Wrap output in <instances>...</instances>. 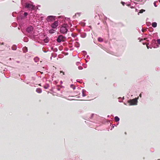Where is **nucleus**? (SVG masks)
I'll return each mask as SVG.
<instances>
[{
	"instance_id": "24",
	"label": "nucleus",
	"mask_w": 160,
	"mask_h": 160,
	"mask_svg": "<svg viewBox=\"0 0 160 160\" xmlns=\"http://www.w3.org/2000/svg\"><path fill=\"white\" fill-rule=\"evenodd\" d=\"M157 42L158 44L160 45V39H158Z\"/></svg>"
},
{
	"instance_id": "52",
	"label": "nucleus",
	"mask_w": 160,
	"mask_h": 160,
	"mask_svg": "<svg viewBox=\"0 0 160 160\" xmlns=\"http://www.w3.org/2000/svg\"><path fill=\"white\" fill-rule=\"evenodd\" d=\"M2 44L3 45V43H2Z\"/></svg>"
},
{
	"instance_id": "51",
	"label": "nucleus",
	"mask_w": 160,
	"mask_h": 160,
	"mask_svg": "<svg viewBox=\"0 0 160 160\" xmlns=\"http://www.w3.org/2000/svg\"><path fill=\"white\" fill-rule=\"evenodd\" d=\"M10 59V60H11V58H10V59Z\"/></svg>"
},
{
	"instance_id": "47",
	"label": "nucleus",
	"mask_w": 160,
	"mask_h": 160,
	"mask_svg": "<svg viewBox=\"0 0 160 160\" xmlns=\"http://www.w3.org/2000/svg\"><path fill=\"white\" fill-rule=\"evenodd\" d=\"M85 60L86 61V62H88L87 61L86 59H85Z\"/></svg>"
},
{
	"instance_id": "23",
	"label": "nucleus",
	"mask_w": 160,
	"mask_h": 160,
	"mask_svg": "<svg viewBox=\"0 0 160 160\" xmlns=\"http://www.w3.org/2000/svg\"><path fill=\"white\" fill-rule=\"evenodd\" d=\"M78 69L79 70H82L83 69V68L81 66H78Z\"/></svg>"
},
{
	"instance_id": "37",
	"label": "nucleus",
	"mask_w": 160,
	"mask_h": 160,
	"mask_svg": "<svg viewBox=\"0 0 160 160\" xmlns=\"http://www.w3.org/2000/svg\"><path fill=\"white\" fill-rule=\"evenodd\" d=\"M24 18L23 17H21V19H23Z\"/></svg>"
},
{
	"instance_id": "11",
	"label": "nucleus",
	"mask_w": 160,
	"mask_h": 160,
	"mask_svg": "<svg viewBox=\"0 0 160 160\" xmlns=\"http://www.w3.org/2000/svg\"><path fill=\"white\" fill-rule=\"evenodd\" d=\"M36 91L38 93H40L42 92V90L41 88H38L36 90Z\"/></svg>"
},
{
	"instance_id": "38",
	"label": "nucleus",
	"mask_w": 160,
	"mask_h": 160,
	"mask_svg": "<svg viewBox=\"0 0 160 160\" xmlns=\"http://www.w3.org/2000/svg\"><path fill=\"white\" fill-rule=\"evenodd\" d=\"M73 85L72 84H71V85H70V87L71 88H72V86H73Z\"/></svg>"
},
{
	"instance_id": "17",
	"label": "nucleus",
	"mask_w": 160,
	"mask_h": 160,
	"mask_svg": "<svg viewBox=\"0 0 160 160\" xmlns=\"http://www.w3.org/2000/svg\"><path fill=\"white\" fill-rule=\"evenodd\" d=\"M49 87V84H46V85H45L43 87L44 89H47Z\"/></svg>"
},
{
	"instance_id": "32",
	"label": "nucleus",
	"mask_w": 160,
	"mask_h": 160,
	"mask_svg": "<svg viewBox=\"0 0 160 160\" xmlns=\"http://www.w3.org/2000/svg\"><path fill=\"white\" fill-rule=\"evenodd\" d=\"M139 96L140 97H142V94L141 93L139 94Z\"/></svg>"
},
{
	"instance_id": "35",
	"label": "nucleus",
	"mask_w": 160,
	"mask_h": 160,
	"mask_svg": "<svg viewBox=\"0 0 160 160\" xmlns=\"http://www.w3.org/2000/svg\"><path fill=\"white\" fill-rule=\"evenodd\" d=\"M114 125H113L112 126V128H111V129H112V128H114Z\"/></svg>"
},
{
	"instance_id": "48",
	"label": "nucleus",
	"mask_w": 160,
	"mask_h": 160,
	"mask_svg": "<svg viewBox=\"0 0 160 160\" xmlns=\"http://www.w3.org/2000/svg\"><path fill=\"white\" fill-rule=\"evenodd\" d=\"M93 115H94V114H92V116H93Z\"/></svg>"
},
{
	"instance_id": "44",
	"label": "nucleus",
	"mask_w": 160,
	"mask_h": 160,
	"mask_svg": "<svg viewBox=\"0 0 160 160\" xmlns=\"http://www.w3.org/2000/svg\"><path fill=\"white\" fill-rule=\"evenodd\" d=\"M122 99V98H121V97H119V98H118V99Z\"/></svg>"
},
{
	"instance_id": "29",
	"label": "nucleus",
	"mask_w": 160,
	"mask_h": 160,
	"mask_svg": "<svg viewBox=\"0 0 160 160\" xmlns=\"http://www.w3.org/2000/svg\"><path fill=\"white\" fill-rule=\"evenodd\" d=\"M121 3H122V4L123 5H124V4H125V3L124 2H121Z\"/></svg>"
},
{
	"instance_id": "49",
	"label": "nucleus",
	"mask_w": 160,
	"mask_h": 160,
	"mask_svg": "<svg viewBox=\"0 0 160 160\" xmlns=\"http://www.w3.org/2000/svg\"><path fill=\"white\" fill-rule=\"evenodd\" d=\"M122 99H124V97H123L122 98Z\"/></svg>"
},
{
	"instance_id": "20",
	"label": "nucleus",
	"mask_w": 160,
	"mask_h": 160,
	"mask_svg": "<svg viewBox=\"0 0 160 160\" xmlns=\"http://www.w3.org/2000/svg\"><path fill=\"white\" fill-rule=\"evenodd\" d=\"M144 11H145V10L142 9H141L140 10L139 13H142Z\"/></svg>"
},
{
	"instance_id": "19",
	"label": "nucleus",
	"mask_w": 160,
	"mask_h": 160,
	"mask_svg": "<svg viewBox=\"0 0 160 160\" xmlns=\"http://www.w3.org/2000/svg\"><path fill=\"white\" fill-rule=\"evenodd\" d=\"M56 89L58 90V91H60V89H61V88L59 87V86H57L56 87Z\"/></svg>"
},
{
	"instance_id": "30",
	"label": "nucleus",
	"mask_w": 160,
	"mask_h": 160,
	"mask_svg": "<svg viewBox=\"0 0 160 160\" xmlns=\"http://www.w3.org/2000/svg\"><path fill=\"white\" fill-rule=\"evenodd\" d=\"M148 44H146V45H147V48H148V49H149V46H148Z\"/></svg>"
},
{
	"instance_id": "28",
	"label": "nucleus",
	"mask_w": 160,
	"mask_h": 160,
	"mask_svg": "<svg viewBox=\"0 0 160 160\" xmlns=\"http://www.w3.org/2000/svg\"><path fill=\"white\" fill-rule=\"evenodd\" d=\"M60 73H63V75H64V72H63L62 71H60Z\"/></svg>"
},
{
	"instance_id": "7",
	"label": "nucleus",
	"mask_w": 160,
	"mask_h": 160,
	"mask_svg": "<svg viewBox=\"0 0 160 160\" xmlns=\"http://www.w3.org/2000/svg\"><path fill=\"white\" fill-rule=\"evenodd\" d=\"M33 27L32 26H30L26 28V31L28 33H30L33 30Z\"/></svg>"
},
{
	"instance_id": "40",
	"label": "nucleus",
	"mask_w": 160,
	"mask_h": 160,
	"mask_svg": "<svg viewBox=\"0 0 160 160\" xmlns=\"http://www.w3.org/2000/svg\"><path fill=\"white\" fill-rule=\"evenodd\" d=\"M147 39V38H144V40H146Z\"/></svg>"
},
{
	"instance_id": "5",
	"label": "nucleus",
	"mask_w": 160,
	"mask_h": 160,
	"mask_svg": "<svg viewBox=\"0 0 160 160\" xmlns=\"http://www.w3.org/2000/svg\"><path fill=\"white\" fill-rule=\"evenodd\" d=\"M65 37L62 35H59L57 39V41L58 42H60L62 41L63 42V39L65 38Z\"/></svg>"
},
{
	"instance_id": "12",
	"label": "nucleus",
	"mask_w": 160,
	"mask_h": 160,
	"mask_svg": "<svg viewBox=\"0 0 160 160\" xmlns=\"http://www.w3.org/2000/svg\"><path fill=\"white\" fill-rule=\"evenodd\" d=\"M55 32V30H53L52 29H50L48 31L51 34L53 33H54Z\"/></svg>"
},
{
	"instance_id": "15",
	"label": "nucleus",
	"mask_w": 160,
	"mask_h": 160,
	"mask_svg": "<svg viewBox=\"0 0 160 160\" xmlns=\"http://www.w3.org/2000/svg\"><path fill=\"white\" fill-rule=\"evenodd\" d=\"M114 119L115 121L117 122L119 121L120 120L119 118L117 116L115 117Z\"/></svg>"
},
{
	"instance_id": "27",
	"label": "nucleus",
	"mask_w": 160,
	"mask_h": 160,
	"mask_svg": "<svg viewBox=\"0 0 160 160\" xmlns=\"http://www.w3.org/2000/svg\"><path fill=\"white\" fill-rule=\"evenodd\" d=\"M80 63V62H77L76 63V64L77 65H78Z\"/></svg>"
},
{
	"instance_id": "41",
	"label": "nucleus",
	"mask_w": 160,
	"mask_h": 160,
	"mask_svg": "<svg viewBox=\"0 0 160 160\" xmlns=\"http://www.w3.org/2000/svg\"><path fill=\"white\" fill-rule=\"evenodd\" d=\"M60 83H61V84H62V81H60Z\"/></svg>"
},
{
	"instance_id": "26",
	"label": "nucleus",
	"mask_w": 160,
	"mask_h": 160,
	"mask_svg": "<svg viewBox=\"0 0 160 160\" xmlns=\"http://www.w3.org/2000/svg\"><path fill=\"white\" fill-rule=\"evenodd\" d=\"M153 4H154V6H155V7H157V6L156 5V2H154Z\"/></svg>"
},
{
	"instance_id": "31",
	"label": "nucleus",
	"mask_w": 160,
	"mask_h": 160,
	"mask_svg": "<svg viewBox=\"0 0 160 160\" xmlns=\"http://www.w3.org/2000/svg\"><path fill=\"white\" fill-rule=\"evenodd\" d=\"M72 88H73V90H74V89H75L76 87H72Z\"/></svg>"
},
{
	"instance_id": "1",
	"label": "nucleus",
	"mask_w": 160,
	"mask_h": 160,
	"mask_svg": "<svg viewBox=\"0 0 160 160\" xmlns=\"http://www.w3.org/2000/svg\"><path fill=\"white\" fill-rule=\"evenodd\" d=\"M68 25L67 24H64L60 28V32L62 34H66L67 33L68 29Z\"/></svg>"
},
{
	"instance_id": "4",
	"label": "nucleus",
	"mask_w": 160,
	"mask_h": 160,
	"mask_svg": "<svg viewBox=\"0 0 160 160\" xmlns=\"http://www.w3.org/2000/svg\"><path fill=\"white\" fill-rule=\"evenodd\" d=\"M55 16H49L46 18V20L48 22H51L55 20Z\"/></svg>"
},
{
	"instance_id": "50",
	"label": "nucleus",
	"mask_w": 160,
	"mask_h": 160,
	"mask_svg": "<svg viewBox=\"0 0 160 160\" xmlns=\"http://www.w3.org/2000/svg\"><path fill=\"white\" fill-rule=\"evenodd\" d=\"M142 39L141 40H140V42H141V41H142Z\"/></svg>"
},
{
	"instance_id": "54",
	"label": "nucleus",
	"mask_w": 160,
	"mask_h": 160,
	"mask_svg": "<svg viewBox=\"0 0 160 160\" xmlns=\"http://www.w3.org/2000/svg\"><path fill=\"white\" fill-rule=\"evenodd\" d=\"M18 29H20V28H18Z\"/></svg>"
},
{
	"instance_id": "8",
	"label": "nucleus",
	"mask_w": 160,
	"mask_h": 160,
	"mask_svg": "<svg viewBox=\"0 0 160 160\" xmlns=\"http://www.w3.org/2000/svg\"><path fill=\"white\" fill-rule=\"evenodd\" d=\"M86 92V90L85 89H83L82 90V96L83 97H85L86 96V95L85 94V92Z\"/></svg>"
},
{
	"instance_id": "33",
	"label": "nucleus",
	"mask_w": 160,
	"mask_h": 160,
	"mask_svg": "<svg viewBox=\"0 0 160 160\" xmlns=\"http://www.w3.org/2000/svg\"><path fill=\"white\" fill-rule=\"evenodd\" d=\"M107 17H105V18H104V19L105 20H106L107 19Z\"/></svg>"
},
{
	"instance_id": "42",
	"label": "nucleus",
	"mask_w": 160,
	"mask_h": 160,
	"mask_svg": "<svg viewBox=\"0 0 160 160\" xmlns=\"http://www.w3.org/2000/svg\"><path fill=\"white\" fill-rule=\"evenodd\" d=\"M26 83L27 84H28L29 83V82H26Z\"/></svg>"
},
{
	"instance_id": "2",
	"label": "nucleus",
	"mask_w": 160,
	"mask_h": 160,
	"mask_svg": "<svg viewBox=\"0 0 160 160\" xmlns=\"http://www.w3.org/2000/svg\"><path fill=\"white\" fill-rule=\"evenodd\" d=\"M138 97L134 99L130 100L128 101L127 102L129 103L130 105H136L137 104L138 99Z\"/></svg>"
},
{
	"instance_id": "36",
	"label": "nucleus",
	"mask_w": 160,
	"mask_h": 160,
	"mask_svg": "<svg viewBox=\"0 0 160 160\" xmlns=\"http://www.w3.org/2000/svg\"><path fill=\"white\" fill-rule=\"evenodd\" d=\"M90 58L89 57V55H87V58Z\"/></svg>"
},
{
	"instance_id": "6",
	"label": "nucleus",
	"mask_w": 160,
	"mask_h": 160,
	"mask_svg": "<svg viewBox=\"0 0 160 160\" xmlns=\"http://www.w3.org/2000/svg\"><path fill=\"white\" fill-rule=\"evenodd\" d=\"M58 25V21H55L51 25V27L52 28H56Z\"/></svg>"
},
{
	"instance_id": "14",
	"label": "nucleus",
	"mask_w": 160,
	"mask_h": 160,
	"mask_svg": "<svg viewBox=\"0 0 160 160\" xmlns=\"http://www.w3.org/2000/svg\"><path fill=\"white\" fill-rule=\"evenodd\" d=\"M152 26L153 28H156L157 26V23L156 22H153L152 24Z\"/></svg>"
},
{
	"instance_id": "3",
	"label": "nucleus",
	"mask_w": 160,
	"mask_h": 160,
	"mask_svg": "<svg viewBox=\"0 0 160 160\" xmlns=\"http://www.w3.org/2000/svg\"><path fill=\"white\" fill-rule=\"evenodd\" d=\"M32 3H33L32 2V4H30L28 3H26L25 6V8H28L29 10L32 11L34 9L35 6L33 5Z\"/></svg>"
},
{
	"instance_id": "13",
	"label": "nucleus",
	"mask_w": 160,
	"mask_h": 160,
	"mask_svg": "<svg viewBox=\"0 0 160 160\" xmlns=\"http://www.w3.org/2000/svg\"><path fill=\"white\" fill-rule=\"evenodd\" d=\"M34 62H37L39 61V58L38 57H36L34 59Z\"/></svg>"
},
{
	"instance_id": "18",
	"label": "nucleus",
	"mask_w": 160,
	"mask_h": 160,
	"mask_svg": "<svg viewBox=\"0 0 160 160\" xmlns=\"http://www.w3.org/2000/svg\"><path fill=\"white\" fill-rule=\"evenodd\" d=\"M81 14L80 13H76L75 15L73 16V18H75L76 16H80V15Z\"/></svg>"
},
{
	"instance_id": "53",
	"label": "nucleus",
	"mask_w": 160,
	"mask_h": 160,
	"mask_svg": "<svg viewBox=\"0 0 160 160\" xmlns=\"http://www.w3.org/2000/svg\"><path fill=\"white\" fill-rule=\"evenodd\" d=\"M12 2H14V1H12Z\"/></svg>"
},
{
	"instance_id": "45",
	"label": "nucleus",
	"mask_w": 160,
	"mask_h": 160,
	"mask_svg": "<svg viewBox=\"0 0 160 160\" xmlns=\"http://www.w3.org/2000/svg\"><path fill=\"white\" fill-rule=\"evenodd\" d=\"M77 82H80L78 81V80H77Z\"/></svg>"
},
{
	"instance_id": "46",
	"label": "nucleus",
	"mask_w": 160,
	"mask_h": 160,
	"mask_svg": "<svg viewBox=\"0 0 160 160\" xmlns=\"http://www.w3.org/2000/svg\"><path fill=\"white\" fill-rule=\"evenodd\" d=\"M44 52H47V51H44Z\"/></svg>"
},
{
	"instance_id": "22",
	"label": "nucleus",
	"mask_w": 160,
	"mask_h": 160,
	"mask_svg": "<svg viewBox=\"0 0 160 160\" xmlns=\"http://www.w3.org/2000/svg\"><path fill=\"white\" fill-rule=\"evenodd\" d=\"M28 15V13L27 12H25L24 13V17H26Z\"/></svg>"
},
{
	"instance_id": "34",
	"label": "nucleus",
	"mask_w": 160,
	"mask_h": 160,
	"mask_svg": "<svg viewBox=\"0 0 160 160\" xmlns=\"http://www.w3.org/2000/svg\"><path fill=\"white\" fill-rule=\"evenodd\" d=\"M16 62L17 63H20V61H16Z\"/></svg>"
},
{
	"instance_id": "25",
	"label": "nucleus",
	"mask_w": 160,
	"mask_h": 160,
	"mask_svg": "<svg viewBox=\"0 0 160 160\" xmlns=\"http://www.w3.org/2000/svg\"><path fill=\"white\" fill-rule=\"evenodd\" d=\"M83 52V54H84V55H86L87 54V52H86V51H82Z\"/></svg>"
},
{
	"instance_id": "9",
	"label": "nucleus",
	"mask_w": 160,
	"mask_h": 160,
	"mask_svg": "<svg viewBox=\"0 0 160 160\" xmlns=\"http://www.w3.org/2000/svg\"><path fill=\"white\" fill-rule=\"evenodd\" d=\"M17 46L15 45H14L12 46V49L13 50H15L17 49Z\"/></svg>"
},
{
	"instance_id": "10",
	"label": "nucleus",
	"mask_w": 160,
	"mask_h": 160,
	"mask_svg": "<svg viewBox=\"0 0 160 160\" xmlns=\"http://www.w3.org/2000/svg\"><path fill=\"white\" fill-rule=\"evenodd\" d=\"M23 51L24 52H26L28 51V48L26 47H23Z\"/></svg>"
},
{
	"instance_id": "39",
	"label": "nucleus",
	"mask_w": 160,
	"mask_h": 160,
	"mask_svg": "<svg viewBox=\"0 0 160 160\" xmlns=\"http://www.w3.org/2000/svg\"><path fill=\"white\" fill-rule=\"evenodd\" d=\"M119 102H123V101H122L119 100Z\"/></svg>"
},
{
	"instance_id": "16",
	"label": "nucleus",
	"mask_w": 160,
	"mask_h": 160,
	"mask_svg": "<svg viewBox=\"0 0 160 160\" xmlns=\"http://www.w3.org/2000/svg\"><path fill=\"white\" fill-rule=\"evenodd\" d=\"M98 40L99 42H102L103 41V39L101 37H99L98 38Z\"/></svg>"
},
{
	"instance_id": "43",
	"label": "nucleus",
	"mask_w": 160,
	"mask_h": 160,
	"mask_svg": "<svg viewBox=\"0 0 160 160\" xmlns=\"http://www.w3.org/2000/svg\"><path fill=\"white\" fill-rule=\"evenodd\" d=\"M142 32H144V30H143V29H142Z\"/></svg>"
},
{
	"instance_id": "21",
	"label": "nucleus",
	"mask_w": 160,
	"mask_h": 160,
	"mask_svg": "<svg viewBox=\"0 0 160 160\" xmlns=\"http://www.w3.org/2000/svg\"><path fill=\"white\" fill-rule=\"evenodd\" d=\"M86 33L84 34L83 35H81V37L82 38H84L86 37Z\"/></svg>"
}]
</instances>
